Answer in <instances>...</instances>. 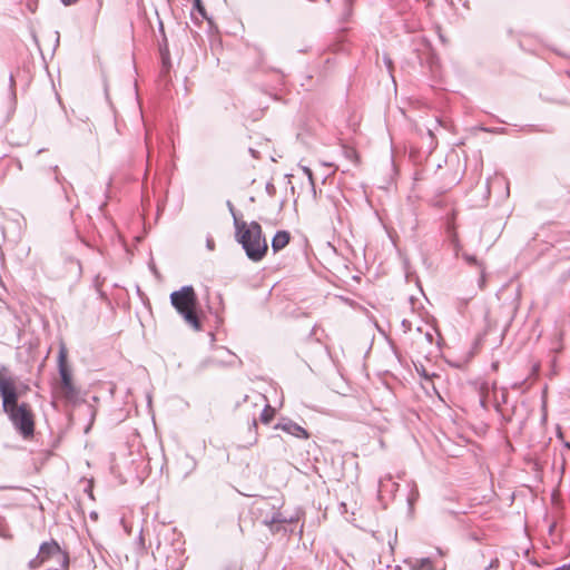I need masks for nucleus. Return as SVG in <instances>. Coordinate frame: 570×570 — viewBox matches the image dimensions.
<instances>
[{
	"label": "nucleus",
	"instance_id": "f257e3e1",
	"mask_svg": "<svg viewBox=\"0 0 570 570\" xmlns=\"http://www.w3.org/2000/svg\"><path fill=\"white\" fill-rule=\"evenodd\" d=\"M235 237L250 261L261 262L266 256L268 245L257 222L247 224L235 218Z\"/></svg>",
	"mask_w": 570,
	"mask_h": 570
},
{
	"label": "nucleus",
	"instance_id": "f03ea898",
	"mask_svg": "<svg viewBox=\"0 0 570 570\" xmlns=\"http://www.w3.org/2000/svg\"><path fill=\"white\" fill-rule=\"evenodd\" d=\"M170 303L185 323L195 331L202 330V322L197 314L198 297L191 285L183 286L170 294Z\"/></svg>",
	"mask_w": 570,
	"mask_h": 570
},
{
	"label": "nucleus",
	"instance_id": "7ed1b4c3",
	"mask_svg": "<svg viewBox=\"0 0 570 570\" xmlns=\"http://www.w3.org/2000/svg\"><path fill=\"white\" fill-rule=\"evenodd\" d=\"M47 566V570H67L69 567L68 552L62 550L59 543L51 539L40 544L38 554L28 562L30 570Z\"/></svg>",
	"mask_w": 570,
	"mask_h": 570
},
{
	"label": "nucleus",
	"instance_id": "20e7f679",
	"mask_svg": "<svg viewBox=\"0 0 570 570\" xmlns=\"http://www.w3.org/2000/svg\"><path fill=\"white\" fill-rule=\"evenodd\" d=\"M12 423L16 432L24 440L35 435V415L28 403H17L3 410Z\"/></svg>",
	"mask_w": 570,
	"mask_h": 570
},
{
	"label": "nucleus",
	"instance_id": "39448f33",
	"mask_svg": "<svg viewBox=\"0 0 570 570\" xmlns=\"http://www.w3.org/2000/svg\"><path fill=\"white\" fill-rule=\"evenodd\" d=\"M276 509L277 507L275 504H271L266 499H263L257 507L263 524L267 525L274 533L281 530L282 524L294 523L297 521V518L293 515L287 517Z\"/></svg>",
	"mask_w": 570,
	"mask_h": 570
},
{
	"label": "nucleus",
	"instance_id": "423d86ee",
	"mask_svg": "<svg viewBox=\"0 0 570 570\" xmlns=\"http://www.w3.org/2000/svg\"><path fill=\"white\" fill-rule=\"evenodd\" d=\"M58 370L60 375V394L68 401H73L78 396V390L72 383L71 371L67 364V350L62 345L58 354Z\"/></svg>",
	"mask_w": 570,
	"mask_h": 570
},
{
	"label": "nucleus",
	"instance_id": "0eeeda50",
	"mask_svg": "<svg viewBox=\"0 0 570 570\" xmlns=\"http://www.w3.org/2000/svg\"><path fill=\"white\" fill-rule=\"evenodd\" d=\"M0 396L2 399V409L12 406L18 403L19 394L17 392L16 382L12 377H6L0 370Z\"/></svg>",
	"mask_w": 570,
	"mask_h": 570
},
{
	"label": "nucleus",
	"instance_id": "6e6552de",
	"mask_svg": "<svg viewBox=\"0 0 570 570\" xmlns=\"http://www.w3.org/2000/svg\"><path fill=\"white\" fill-rule=\"evenodd\" d=\"M275 429H279L285 433L291 434L297 439L306 440L309 438L308 432L303 426L298 425L297 423L287 417L281 419L279 422L275 425Z\"/></svg>",
	"mask_w": 570,
	"mask_h": 570
},
{
	"label": "nucleus",
	"instance_id": "1a4fd4ad",
	"mask_svg": "<svg viewBox=\"0 0 570 570\" xmlns=\"http://www.w3.org/2000/svg\"><path fill=\"white\" fill-rule=\"evenodd\" d=\"M291 235L286 230H278L272 239V248L275 253L282 250L289 243Z\"/></svg>",
	"mask_w": 570,
	"mask_h": 570
},
{
	"label": "nucleus",
	"instance_id": "9d476101",
	"mask_svg": "<svg viewBox=\"0 0 570 570\" xmlns=\"http://www.w3.org/2000/svg\"><path fill=\"white\" fill-rule=\"evenodd\" d=\"M462 257L466 262V264H469L470 266H474V267L480 269L481 275H480V279H479V286L483 287L484 282H485V274H484L483 264L476 258V256L468 254V253H463Z\"/></svg>",
	"mask_w": 570,
	"mask_h": 570
},
{
	"label": "nucleus",
	"instance_id": "9b49d317",
	"mask_svg": "<svg viewBox=\"0 0 570 570\" xmlns=\"http://www.w3.org/2000/svg\"><path fill=\"white\" fill-rule=\"evenodd\" d=\"M399 488V484L392 480L391 475H386L385 478L380 479L379 482V493H391L393 494Z\"/></svg>",
	"mask_w": 570,
	"mask_h": 570
},
{
	"label": "nucleus",
	"instance_id": "f8f14e48",
	"mask_svg": "<svg viewBox=\"0 0 570 570\" xmlns=\"http://www.w3.org/2000/svg\"><path fill=\"white\" fill-rule=\"evenodd\" d=\"M505 402H507V390L503 389L500 400L495 399V410H497V412L501 413L502 419L508 423L512 420V415L515 414L517 409L515 407L512 409V414H509V415L504 414L501 410V403H505Z\"/></svg>",
	"mask_w": 570,
	"mask_h": 570
},
{
	"label": "nucleus",
	"instance_id": "ddd939ff",
	"mask_svg": "<svg viewBox=\"0 0 570 570\" xmlns=\"http://www.w3.org/2000/svg\"><path fill=\"white\" fill-rule=\"evenodd\" d=\"M275 415V409L269 404H266L264 410L261 413L259 420L264 424H268Z\"/></svg>",
	"mask_w": 570,
	"mask_h": 570
},
{
	"label": "nucleus",
	"instance_id": "4468645a",
	"mask_svg": "<svg viewBox=\"0 0 570 570\" xmlns=\"http://www.w3.org/2000/svg\"><path fill=\"white\" fill-rule=\"evenodd\" d=\"M414 570H433L432 561L430 558L417 559L413 564Z\"/></svg>",
	"mask_w": 570,
	"mask_h": 570
},
{
	"label": "nucleus",
	"instance_id": "2eb2a0df",
	"mask_svg": "<svg viewBox=\"0 0 570 570\" xmlns=\"http://www.w3.org/2000/svg\"><path fill=\"white\" fill-rule=\"evenodd\" d=\"M419 495L420 494H419V489H417L416 484L412 483L410 493L406 499L410 510L413 509V505L417 501Z\"/></svg>",
	"mask_w": 570,
	"mask_h": 570
},
{
	"label": "nucleus",
	"instance_id": "dca6fc26",
	"mask_svg": "<svg viewBox=\"0 0 570 570\" xmlns=\"http://www.w3.org/2000/svg\"><path fill=\"white\" fill-rule=\"evenodd\" d=\"M49 169L53 173L55 181L60 184L62 186L65 194H67L66 187L63 185L66 179L60 175L58 166L57 165L51 166ZM66 197H67V199L69 198L68 195H66Z\"/></svg>",
	"mask_w": 570,
	"mask_h": 570
},
{
	"label": "nucleus",
	"instance_id": "f3484780",
	"mask_svg": "<svg viewBox=\"0 0 570 570\" xmlns=\"http://www.w3.org/2000/svg\"><path fill=\"white\" fill-rule=\"evenodd\" d=\"M343 154L351 161H356V159H357V154H356L355 149H353L351 147L343 146Z\"/></svg>",
	"mask_w": 570,
	"mask_h": 570
},
{
	"label": "nucleus",
	"instance_id": "a211bd4d",
	"mask_svg": "<svg viewBox=\"0 0 570 570\" xmlns=\"http://www.w3.org/2000/svg\"><path fill=\"white\" fill-rule=\"evenodd\" d=\"M194 9L204 18L207 19V13L202 0H194Z\"/></svg>",
	"mask_w": 570,
	"mask_h": 570
},
{
	"label": "nucleus",
	"instance_id": "6ab92c4d",
	"mask_svg": "<svg viewBox=\"0 0 570 570\" xmlns=\"http://www.w3.org/2000/svg\"><path fill=\"white\" fill-rule=\"evenodd\" d=\"M303 171H304V174L308 178V181H309V184L312 186L313 195L315 197L316 196V189H315V183H314V178H313V171L308 167H303Z\"/></svg>",
	"mask_w": 570,
	"mask_h": 570
},
{
	"label": "nucleus",
	"instance_id": "aec40b11",
	"mask_svg": "<svg viewBox=\"0 0 570 570\" xmlns=\"http://www.w3.org/2000/svg\"><path fill=\"white\" fill-rule=\"evenodd\" d=\"M219 364H220V362H219V361H217L216 358H212V357H209V358H206V360H204V361H202V362H200V364H199V370H205V368H206V367H208V366H212V365H219Z\"/></svg>",
	"mask_w": 570,
	"mask_h": 570
},
{
	"label": "nucleus",
	"instance_id": "412c9836",
	"mask_svg": "<svg viewBox=\"0 0 570 570\" xmlns=\"http://www.w3.org/2000/svg\"><path fill=\"white\" fill-rule=\"evenodd\" d=\"M485 391L487 392L489 391V383L488 382H484L481 385V393H482V395H481L480 403H481L482 407H484V409L487 407V405H485V395H484Z\"/></svg>",
	"mask_w": 570,
	"mask_h": 570
},
{
	"label": "nucleus",
	"instance_id": "4be33fe9",
	"mask_svg": "<svg viewBox=\"0 0 570 570\" xmlns=\"http://www.w3.org/2000/svg\"><path fill=\"white\" fill-rule=\"evenodd\" d=\"M499 566V560L498 559H494L491 561V563L485 568V570H493L495 568H498Z\"/></svg>",
	"mask_w": 570,
	"mask_h": 570
},
{
	"label": "nucleus",
	"instance_id": "5701e85b",
	"mask_svg": "<svg viewBox=\"0 0 570 570\" xmlns=\"http://www.w3.org/2000/svg\"><path fill=\"white\" fill-rule=\"evenodd\" d=\"M227 206H228V209H229L230 214L233 215V218H234V219H235V218H238V217L236 216V212H235V208H234V205L232 204V202H229V200H228V202H227Z\"/></svg>",
	"mask_w": 570,
	"mask_h": 570
},
{
	"label": "nucleus",
	"instance_id": "b1692460",
	"mask_svg": "<svg viewBox=\"0 0 570 570\" xmlns=\"http://www.w3.org/2000/svg\"><path fill=\"white\" fill-rule=\"evenodd\" d=\"M384 62H385L387 69L391 71L392 65H393L392 60L389 57L384 56Z\"/></svg>",
	"mask_w": 570,
	"mask_h": 570
},
{
	"label": "nucleus",
	"instance_id": "393cba45",
	"mask_svg": "<svg viewBox=\"0 0 570 570\" xmlns=\"http://www.w3.org/2000/svg\"><path fill=\"white\" fill-rule=\"evenodd\" d=\"M78 0H61V2L65 4V6H71V4H75Z\"/></svg>",
	"mask_w": 570,
	"mask_h": 570
},
{
	"label": "nucleus",
	"instance_id": "a878e982",
	"mask_svg": "<svg viewBox=\"0 0 570 570\" xmlns=\"http://www.w3.org/2000/svg\"><path fill=\"white\" fill-rule=\"evenodd\" d=\"M14 85H16L14 78H13L12 75H10V89H11L12 92H13V89H14Z\"/></svg>",
	"mask_w": 570,
	"mask_h": 570
},
{
	"label": "nucleus",
	"instance_id": "bb28decb",
	"mask_svg": "<svg viewBox=\"0 0 570 570\" xmlns=\"http://www.w3.org/2000/svg\"><path fill=\"white\" fill-rule=\"evenodd\" d=\"M345 2H346V6H347V7H350V6H351V0H345ZM350 14H351V9H350V8H347L345 16H346V17H348Z\"/></svg>",
	"mask_w": 570,
	"mask_h": 570
},
{
	"label": "nucleus",
	"instance_id": "cd10ccee",
	"mask_svg": "<svg viewBox=\"0 0 570 570\" xmlns=\"http://www.w3.org/2000/svg\"><path fill=\"white\" fill-rule=\"evenodd\" d=\"M207 247L209 249H213L214 248V240L213 239H207Z\"/></svg>",
	"mask_w": 570,
	"mask_h": 570
},
{
	"label": "nucleus",
	"instance_id": "c85d7f7f",
	"mask_svg": "<svg viewBox=\"0 0 570 570\" xmlns=\"http://www.w3.org/2000/svg\"><path fill=\"white\" fill-rule=\"evenodd\" d=\"M426 340H428L429 342H432V340H433V335H432L431 333H426Z\"/></svg>",
	"mask_w": 570,
	"mask_h": 570
},
{
	"label": "nucleus",
	"instance_id": "c756f323",
	"mask_svg": "<svg viewBox=\"0 0 570 570\" xmlns=\"http://www.w3.org/2000/svg\"><path fill=\"white\" fill-rule=\"evenodd\" d=\"M159 30L164 33V26H163V22H159Z\"/></svg>",
	"mask_w": 570,
	"mask_h": 570
},
{
	"label": "nucleus",
	"instance_id": "7c9ffc66",
	"mask_svg": "<svg viewBox=\"0 0 570 570\" xmlns=\"http://www.w3.org/2000/svg\"><path fill=\"white\" fill-rule=\"evenodd\" d=\"M249 151L252 153L253 156H256V153L254 149H249Z\"/></svg>",
	"mask_w": 570,
	"mask_h": 570
},
{
	"label": "nucleus",
	"instance_id": "2f4dec72",
	"mask_svg": "<svg viewBox=\"0 0 570 570\" xmlns=\"http://www.w3.org/2000/svg\"><path fill=\"white\" fill-rule=\"evenodd\" d=\"M271 188H274V185H271V187L267 185V190H271Z\"/></svg>",
	"mask_w": 570,
	"mask_h": 570
},
{
	"label": "nucleus",
	"instance_id": "473e14b6",
	"mask_svg": "<svg viewBox=\"0 0 570 570\" xmlns=\"http://www.w3.org/2000/svg\"><path fill=\"white\" fill-rule=\"evenodd\" d=\"M271 188H274V185H271V187L267 185V190H271Z\"/></svg>",
	"mask_w": 570,
	"mask_h": 570
}]
</instances>
